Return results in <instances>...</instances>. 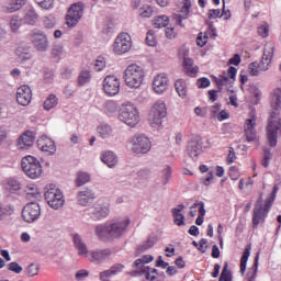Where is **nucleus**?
<instances>
[{"label": "nucleus", "mask_w": 281, "mask_h": 281, "mask_svg": "<svg viewBox=\"0 0 281 281\" xmlns=\"http://www.w3.org/2000/svg\"><path fill=\"white\" fill-rule=\"evenodd\" d=\"M270 106L272 109L268 117L266 133L268 144L277 146L278 137L281 135V89H274L271 94Z\"/></svg>", "instance_id": "obj_1"}, {"label": "nucleus", "mask_w": 281, "mask_h": 281, "mask_svg": "<svg viewBox=\"0 0 281 281\" xmlns=\"http://www.w3.org/2000/svg\"><path fill=\"white\" fill-rule=\"evenodd\" d=\"M130 224V217H124L123 220H116V222H112V224L105 226H97L95 233L101 239H119L126 233Z\"/></svg>", "instance_id": "obj_2"}, {"label": "nucleus", "mask_w": 281, "mask_h": 281, "mask_svg": "<svg viewBox=\"0 0 281 281\" xmlns=\"http://www.w3.org/2000/svg\"><path fill=\"white\" fill-rule=\"evenodd\" d=\"M274 55V44L273 42H268L263 46V54L261 57V61H251L248 65L250 76H259L260 71H268L272 58Z\"/></svg>", "instance_id": "obj_3"}, {"label": "nucleus", "mask_w": 281, "mask_h": 281, "mask_svg": "<svg viewBox=\"0 0 281 281\" xmlns=\"http://www.w3.org/2000/svg\"><path fill=\"white\" fill-rule=\"evenodd\" d=\"M125 83L131 89H139L145 80V71L138 64H128L124 72Z\"/></svg>", "instance_id": "obj_4"}, {"label": "nucleus", "mask_w": 281, "mask_h": 281, "mask_svg": "<svg viewBox=\"0 0 281 281\" xmlns=\"http://www.w3.org/2000/svg\"><path fill=\"white\" fill-rule=\"evenodd\" d=\"M44 198L48 206L55 211H58L65 206V195L63 191L56 187V184H47Z\"/></svg>", "instance_id": "obj_5"}, {"label": "nucleus", "mask_w": 281, "mask_h": 281, "mask_svg": "<svg viewBox=\"0 0 281 281\" xmlns=\"http://www.w3.org/2000/svg\"><path fill=\"white\" fill-rule=\"evenodd\" d=\"M274 202V198H269L266 200V203L262 204V198L256 202L252 214V227L258 228L259 224L266 222V218L269 215V211Z\"/></svg>", "instance_id": "obj_6"}, {"label": "nucleus", "mask_w": 281, "mask_h": 281, "mask_svg": "<svg viewBox=\"0 0 281 281\" xmlns=\"http://www.w3.org/2000/svg\"><path fill=\"white\" fill-rule=\"evenodd\" d=\"M168 115V109L166 102H162V100H158L155 102V104L151 106L148 115V122L150 126H161L164 119Z\"/></svg>", "instance_id": "obj_7"}, {"label": "nucleus", "mask_w": 281, "mask_h": 281, "mask_svg": "<svg viewBox=\"0 0 281 281\" xmlns=\"http://www.w3.org/2000/svg\"><path fill=\"white\" fill-rule=\"evenodd\" d=\"M121 122L127 124V126H136L139 123L140 115L138 109L135 104L127 102L126 104H122L121 113L119 115Z\"/></svg>", "instance_id": "obj_8"}, {"label": "nucleus", "mask_w": 281, "mask_h": 281, "mask_svg": "<svg viewBox=\"0 0 281 281\" xmlns=\"http://www.w3.org/2000/svg\"><path fill=\"white\" fill-rule=\"evenodd\" d=\"M85 11L83 2H75L68 9V13L66 15V22L68 26H76L78 22L81 20Z\"/></svg>", "instance_id": "obj_9"}, {"label": "nucleus", "mask_w": 281, "mask_h": 281, "mask_svg": "<svg viewBox=\"0 0 281 281\" xmlns=\"http://www.w3.org/2000/svg\"><path fill=\"white\" fill-rule=\"evenodd\" d=\"M102 87L106 95H117L121 89V80L117 76H106L102 82Z\"/></svg>", "instance_id": "obj_10"}, {"label": "nucleus", "mask_w": 281, "mask_h": 281, "mask_svg": "<svg viewBox=\"0 0 281 281\" xmlns=\"http://www.w3.org/2000/svg\"><path fill=\"white\" fill-rule=\"evenodd\" d=\"M132 48V37L128 33H120L116 36L115 42L113 44L114 53L121 55L122 53H126Z\"/></svg>", "instance_id": "obj_11"}, {"label": "nucleus", "mask_w": 281, "mask_h": 281, "mask_svg": "<svg viewBox=\"0 0 281 281\" xmlns=\"http://www.w3.org/2000/svg\"><path fill=\"white\" fill-rule=\"evenodd\" d=\"M256 125H257V115L255 111H251L244 126V132H245L247 142H255L257 139Z\"/></svg>", "instance_id": "obj_12"}, {"label": "nucleus", "mask_w": 281, "mask_h": 281, "mask_svg": "<svg viewBox=\"0 0 281 281\" xmlns=\"http://www.w3.org/2000/svg\"><path fill=\"white\" fill-rule=\"evenodd\" d=\"M134 153H148L151 148V142L146 135H136L132 140Z\"/></svg>", "instance_id": "obj_13"}, {"label": "nucleus", "mask_w": 281, "mask_h": 281, "mask_svg": "<svg viewBox=\"0 0 281 281\" xmlns=\"http://www.w3.org/2000/svg\"><path fill=\"white\" fill-rule=\"evenodd\" d=\"M22 170L30 179H36V158L34 156H25L22 158Z\"/></svg>", "instance_id": "obj_14"}, {"label": "nucleus", "mask_w": 281, "mask_h": 281, "mask_svg": "<svg viewBox=\"0 0 281 281\" xmlns=\"http://www.w3.org/2000/svg\"><path fill=\"white\" fill-rule=\"evenodd\" d=\"M37 146L41 150L46 153V155H54V153H56L57 150L54 139H50V137H48L47 135H42L37 139Z\"/></svg>", "instance_id": "obj_15"}, {"label": "nucleus", "mask_w": 281, "mask_h": 281, "mask_svg": "<svg viewBox=\"0 0 281 281\" xmlns=\"http://www.w3.org/2000/svg\"><path fill=\"white\" fill-rule=\"evenodd\" d=\"M16 102L21 106H27L32 102V89L29 86H21L16 91Z\"/></svg>", "instance_id": "obj_16"}, {"label": "nucleus", "mask_w": 281, "mask_h": 281, "mask_svg": "<svg viewBox=\"0 0 281 281\" xmlns=\"http://www.w3.org/2000/svg\"><path fill=\"white\" fill-rule=\"evenodd\" d=\"M169 87V78L165 76V74H159L158 76H155L153 81V89L155 93L161 94L167 91Z\"/></svg>", "instance_id": "obj_17"}, {"label": "nucleus", "mask_w": 281, "mask_h": 281, "mask_svg": "<svg viewBox=\"0 0 281 281\" xmlns=\"http://www.w3.org/2000/svg\"><path fill=\"white\" fill-rule=\"evenodd\" d=\"M31 146H34V132L26 131L19 137L18 147L23 150Z\"/></svg>", "instance_id": "obj_18"}, {"label": "nucleus", "mask_w": 281, "mask_h": 281, "mask_svg": "<svg viewBox=\"0 0 281 281\" xmlns=\"http://www.w3.org/2000/svg\"><path fill=\"white\" fill-rule=\"evenodd\" d=\"M183 69H184V72L187 74V76H189L190 78H196V76L200 71L199 66H195L192 57H184Z\"/></svg>", "instance_id": "obj_19"}, {"label": "nucleus", "mask_w": 281, "mask_h": 281, "mask_svg": "<svg viewBox=\"0 0 281 281\" xmlns=\"http://www.w3.org/2000/svg\"><path fill=\"white\" fill-rule=\"evenodd\" d=\"M187 150L192 159H198L199 155L202 153V144L199 137H194L189 142Z\"/></svg>", "instance_id": "obj_20"}, {"label": "nucleus", "mask_w": 281, "mask_h": 281, "mask_svg": "<svg viewBox=\"0 0 281 281\" xmlns=\"http://www.w3.org/2000/svg\"><path fill=\"white\" fill-rule=\"evenodd\" d=\"M184 209V204H179L176 209L171 210L173 224H176V226H186V215H183Z\"/></svg>", "instance_id": "obj_21"}, {"label": "nucleus", "mask_w": 281, "mask_h": 281, "mask_svg": "<svg viewBox=\"0 0 281 281\" xmlns=\"http://www.w3.org/2000/svg\"><path fill=\"white\" fill-rule=\"evenodd\" d=\"M22 218L26 223H34L36 221V207L34 202L27 203L22 210Z\"/></svg>", "instance_id": "obj_22"}, {"label": "nucleus", "mask_w": 281, "mask_h": 281, "mask_svg": "<svg viewBox=\"0 0 281 281\" xmlns=\"http://www.w3.org/2000/svg\"><path fill=\"white\" fill-rule=\"evenodd\" d=\"M124 270L123 263H115L114 266H111L109 270H103L100 272L99 278L101 281H108L109 277H112L113 274H116L117 272H122Z\"/></svg>", "instance_id": "obj_23"}, {"label": "nucleus", "mask_w": 281, "mask_h": 281, "mask_svg": "<svg viewBox=\"0 0 281 281\" xmlns=\"http://www.w3.org/2000/svg\"><path fill=\"white\" fill-rule=\"evenodd\" d=\"M93 200H95V193H93V191H90L89 189H87L86 191H81L78 195V202L82 206H87L88 204L93 202Z\"/></svg>", "instance_id": "obj_24"}, {"label": "nucleus", "mask_w": 281, "mask_h": 281, "mask_svg": "<svg viewBox=\"0 0 281 281\" xmlns=\"http://www.w3.org/2000/svg\"><path fill=\"white\" fill-rule=\"evenodd\" d=\"M25 3H27V0H11L10 3L3 7V11L12 14V12L21 10Z\"/></svg>", "instance_id": "obj_25"}, {"label": "nucleus", "mask_w": 281, "mask_h": 281, "mask_svg": "<svg viewBox=\"0 0 281 281\" xmlns=\"http://www.w3.org/2000/svg\"><path fill=\"white\" fill-rule=\"evenodd\" d=\"M112 255V251L109 248L103 250H94L91 252L90 261H104Z\"/></svg>", "instance_id": "obj_26"}, {"label": "nucleus", "mask_w": 281, "mask_h": 281, "mask_svg": "<svg viewBox=\"0 0 281 281\" xmlns=\"http://www.w3.org/2000/svg\"><path fill=\"white\" fill-rule=\"evenodd\" d=\"M101 159L110 168H113V166H116V164H117V157H116L115 153H113L112 150H105L104 153H102Z\"/></svg>", "instance_id": "obj_27"}, {"label": "nucleus", "mask_w": 281, "mask_h": 281, "mask_svg": "<svg viewBox=\"0 0 281 281\" xmlns=\"http://www.w3.org/2000/svg\"><path fill=\"white\" fill-rule=\"evenodd\" d=\"M16 56H18V63H21V65H23V63H32V54L30 53V50L27 48L24 47H18L16 48Z\"/></svg>", "instance_id": "obj_28"}, {"label": "nucleus", "mask_w": 281, "mask_h": 281, "mask_svg": "<svg viewBox=\"0 0 281 281\" xmlns=\"http://www.w3.org/2000/svg\"><path fill=\"white\" fill-rule=\"evenodd\" d=\"M191 0H178V9L180 11V18H188L191 9Z\"/></svg>", "instance_id": "obj_29"}, {"label": "nucleus", "mask_w": 281, "mask_h": 281, "mask_svg": "<svg viewBox=\"0 0 281 281\" xmlns=\"http://www.w3.org/2000/svg\"><path fill=\"white\" fill-rule=\"evenodd\" d=\"M109 213V206H102L99 204L92 212V220H103L104 217H108Z\"/></svg>", "instance_id": "obj_30"}, {"label": "nucleus", "mask_w": 281, "mask_h": 281, "mask_svg": "<svg viewBox=\"0 0 281 281\" xmlns=\"http://www.w3.org/2000/svg\"><path fill=\"white\" fill-rule=\"evenodd\" d=\"M139 274H145L146 279L154 281L158 274L157 268H150V266H143L140 270H138Z\"/></svg>", "instance_id": "obj_31"}, {"label": "nucleus", "mask_w": 281, "mask_h": 281, "mask_svg": "<svg viewBox=\"0 0 281 281\" xmlns=\"http://www.w3.org/2000/svg\"><path fill=\"white\" fill-rule=\"evenodd\" d=\"M175 89L180 98H187L188 85H187L186 80H183V79L176 80Z\"/></svg>", "instance_id": "obj_32"}, {"label": "nucleus", "mask_w": 281, "mask_h": 281, "mask_svg": "<svg viewBox=\"0 0 281 281\" xmlns=\"http://www.w3.org/2000/svg\"><path fill=\"white\" fill-rule=\"evenodd\" d=\"M198 207H199L200 215L196 217L195 224L198 226H202L204 222V216L206 215L204 202H195V204H193V209H198Z\"/></svg>", "instance_id": "obj_33"}, {"label": "nucleus", "mask_w": 281, "mask_h": 281, "mask_svg": "<svg viewBox=\"0 0 281 281\" xmlns=\"http://www.w3.org/2000/svg\"><path fill=\"white\" fill-rule=\"evenodd\" d=\"M74 244L78 249L79 255H88L89 250L87 245L82 241L80 235H74Z\"/></svg>", "instance_id": "obj_34"}, {"label": "nucleus", "mask_w": 281, "mask_h": 281, "mask_svg": "<svg viewBox=\"0 0 281 281\" xmlns=\"http://www.w3.org/2000/svg\"><path fill=\"white\" fill-rule=\"evenodd\" d=\"M23 21L26 25H34V23H36V11L34 10V8H26V13Z\"/></svg>", "instance_id": "obj_35"}, {"label": "nucleus", "mask_w": 281, "mask_h": 281, "mask_svg": "<svg viewBox=\"0 0 281 281\" xmlns=\"http://www.w3.org/2000/svg\"><path fill=\"white\" fill-rule=\"evenodd\" d=\"M59 102V99L57 95L50 94L46 98V100L43 103V106L45 111H52V109H55Z\"/></svg>", "instance_id": "obj_36"}, {"label": "nucleus", "mask_w": 281, "mask_h": 281, "mask_svg": "<svg viewBox=\"0 0 281 281\" xmlns=\"http://www.w3.org/2000/svg\"><path fill=\"white\" fill-rule=\"evenodd\" d=\"M169 22H170V19L168 15H157L153 20V25L156 29H162L164 26H168Z\"/></svg>", "instance_id": "obj_37"}, {"label": "nucleus", "mask_w": 281, "mask_h": 281, "mask_svg": "<svg viewBox=\"0 0 281 281\" xmlns=\"http://www.w3.org/2000/svg\"><path fill=\"white\" fill-rule=\"evenodd\" d=\"M250 246H247V248H245L243 255H241V258H240V272L241 274H245L246 272V268H247V261L250 257Z\"/></svg>", "instance_id": "obj_38"}, {"label": "nucleus", "mask_w": 281, "mask_h": 281, "mask_svg": "<svg viewBox=\"0 0 281 281\" xmlns=\"http://www.w3.org/2000/svg\"><path fill=\"white\" fill-rule=\"evenodd\" d=\"M258 262H259V255L255 258V263L251 268H249L246 280L247 281H255L258 272Z\"/></svg>", "instance_id": "obj_39"}, {"label": "nucleus", "mask_w": 281, "mask_h": 281, "mask_svg": "<svg viewBox=\"0 0 281 281\" xmlns=\"http://www.w3.org/2000/svg\"><path fill=\"white\" fill-rule=\"evenodd\" d=\"M49 42L44 33H37V50H46L48 48Z\"/></svg>", "instance_id": "obj_40"}, {"label": "nucleus", "mask_w": 281, "mask_h": 281, "mask_svg": "<svg viewBox=\"0 0 281 281\" xmlns=\"http://www.w3.org/2000/svg\"><path fill=\"white\" fill-rule=\"evenodd\" d=\"M98 132L101 137L106 138L111 137L113 128L109 124H101L100 126H98Z\"/></svg>", "instance_id": "obj_41"}, {"label": "nucleus", "mask_w": 281, "mask_h": 281, "mask_svg": "<svg viewBox=\"0 0 281 281\" xmlns=\"http://www.w3.org/2000/svg\"><path fill=\"white\" fill-rule=\"evenodd\" d=\"M218 281H233L232 270L228 269V262H225Z\"/></svg>", "instance_id": "obj_42"}, {"label": "nucleus", "mask_w": 281, "mask_h": 281, "mask_svg": "<svg viewBox=\"0 0 281 281\" xmlns=\"http://www.w3.org/2000/svg\"><path fill=\"white\" fill-rule=\"evenodd\" d=\"M154 13H155V9L151 4H144V7H140L139 9L140 18H151Z\"/></svg>", "instance_id": "obj_43"}, {"label": "nucleus", "mask_w": 281, "mask_h": 281, "mask_svg": "<svg viewBox=\"0 0 281 281\" xmlns=\"http://www.w3.org/2000/svg\"><path fill=\"white\" fill-rule=\"evenodd\" d=\"M91 80V74L90 71H81L78 78V85L80 87H83L85 85H88Z\"/></svg>", "instance_id": "obj_44"}, {"label": "nucleus", "mask_w": 281, "mask_h": 281, "mask_svg": "<svg viewBox=\"0 0 281 281\" xmlns=\"http://www.w3.org/2000/svg\"><path fill=\"white\" fill-rule=\"evenodd\" d=\"M89 172H78V177L76 180L77 187H83V183H88L90 181Z\"/></svg>", "instance_id": "obj_45"}, {"label": "nucleus", "mask_w": 281, "mask_h": 281, "mask_svg": "<svg viewBox=\"0 0 281 281\" xmlns=\"http://www.w3.org/2000/svg\"><path fill=\"white\" fill-rule=\"evenodd\" d=\"M150 261H154L153 255H143V257H139L134 261V267L138 268V266H142L144 263H150Z\"/></svg>", "instance_id": "obj_46"}, {"label": "nucleus", "mask_w": 281, "mask_h": 281, "mask_svg": "<svg viewBox=\"0 0 281 281\" xmlns=\"http://www.w3.org/2000/svg\"><path fill=\"white\" fill-rule=\"evenodd\" d=\"M104 109L106 113H116L119 104L117 102H115V100H109L108 102H105Z\"/></svg>", "instance_id": "obj_47"}, {"label": "nucleus", "mask_w": 281, "mask_h": 281, "mask_svg": "<svg viewBox=\"0 0 281 281\" xmlns=\"http://www.w3.org/2000/svg\"><path fill=\"white\" fill-rule=\"evenodd\" d=\"M105 67H106V61H105L104 57L99 56L97 58V60L94 61L95 71H103V69H105Z\"/></svg>", "instance_id": "obj_48"}, {"label": "nucleus", "mask_w": 281, "mask_h": 281, "mask_svg": "<svg viewBox=\"0 0 281 281\" xmlns=\"http://www.w3.org/2000/svg\"><path fill=\"white\" fill-rule=\"evenodd\" d=\"M215 83L218 89H223L224 87L229 85V78L227 76H218V78H215Z\"/></svg>", "instance_id": "obj_49"}, {"label": "nucleus", "mask_w": 281, "mask_h": 281, "mask_svg": "<svg viewBox=\"0 0 281 281\" xmlns=\"http://www.w3.org/2000/svg\"><path fill=\"white\" fill-rule=\"evenodd\" d=\"M26 201H32V199H36V188L34 184L27 186L26 187Z\"/></svg>", "instance_id": "obj_50"}, {"label": "nucleus", "mask_w": 281, "mask_h": 281, "mask_svg": "<svg viewBox=\"0 0 281 281\" xmlns=\"http://www.w3.org/2000/svg\"><path fill=\"white\" fill-rule=\"evenodd\" d=\"M228 173L231 179L236 181V179H239L240 177V169L238 168V166H231L228 169Z\"/></svg>", "instance_id": "obj_51"}, {"label": "nucleus", "mask_w": 281, "mask_h": 281, "mask_svg": "<svg viewBox=\"0 0 281 281\" xmlns=\"http://www.w3.org/2000/svg\"><path fill=\"white\" fill-rule=\"evenodd\" d=\"M146 42L149 46H156L157 37L155 31H147Z\"/></svg>", "instance_id": "obj_52"}, {"label": "nucleus", "mask_w": 281, "mask_h": 281, "mask_svg": "<svg viewBox=\"0 0 281 281\" xmlns=\"http://www.w3.org/2000/svg\"><path fill=\"white\" fill-rule=\"evenodd\" d=\"M89 274H90L89 270H86L85 268H82L81 270H77L75 274V279L77 281H83L85 279H87V277H89Z\"/></svg>", "instance_id": "obj_53"}, {"label": "nucleus", "mask_w": 281, "mask_h": 281, "mask_svg": "<svg viewBox=\"0 0 281 281\" xmlns=\"http://www.w3.org/2000/svg\"><path fill=\"white\" fill-rule=\"evenodd\" d=\"M254 183L255 182H254L252 178H247L246 182H245L244 178H240L238 189H239V191H244L245 187H254Z\"/></svg>", "instance_id": "obj_54"}, {"label": "nucleus", "mask_w": 281, "mask_h": 281, "mask_svg": "<svg viewBox=\"0 0 281 281\" xmlns=\"http://www.w3.org/2000/svg\"><path fill=\"white\" fill-rule=\"evenodd\" d=\"M207 40H209V35L207 33H199L198 37H196V44L199 46H205V44H207Z\"/></svg>", "instance_id": "obj_55"}, {"label": "nucleus", "mask_w": 281, "mask_h": 281, "mask_svg": "<svg viewBox=\"0 0 281 281\" xmlns=\"http://www.w3.org/2000/svg\"><path fill=\"white\" fill-rule=\"evenodd\" d=\"M196 86L199 89H207V87H211V80L209 78H199Z\"/></svg>", "instance_id": "obj_56"}, {"label": "nucleus", "mask_w": 281, "mask_h": 281, "mask_svg": "<svg viewBox=\"0 0 281 281\" xmlns=\"http://www.w3.org/2000/svg\"><path fill=\"white\" fill-rule=\"evenodd\" d=\"M37 4H40L42 9H53L55 0H37Z\"/></svg>", "instance_id": "obj_57"}, {"label": "nucleus", "mask_w": 281, "mask_h": 281, "mask_svg": "<svg viewBox=\"0 0 281 281\" xmlns=\"http://www.w3.org/2000/svg\"><path fill=\"white\" fill-rule=\"evenodd\" d=\"M269 31V24L267 23L261 24V26H258V34L261 35V37H268Z\"/></svg>", "instance_id": "obj_58"}, {"label": "nucleus", "mask_w": 281, "mask_h": 281, "mask_svg": "<svg viewBox=\"0 0 281 281\" xmlns=\"http://www.w3.org/2000/svg\"><path fill=\"white\" fill-rule=\"evenodd\" d=\"M43 24L46 29H53L56 24V20L55 18L46 16V18H43Z\"/></svg>", "instance_id": "obj_59"}, {"label": "nucleus", "mask_w": 281, "mask_h": 281, "mask_svg": "<svg viewBox=\"0 0 281 281\" xmlns=\"http://www.w3.org/2000/svg\"><path fill=\"white\" fill-rule=\"evenodd\" d=\"M10 27L12 32H19V27H21V20L12 18L10 22Z\"/></svg>", "instance_id": "obj_60"}, {"label": "nucleus", "mask_w": 281, "mask_h": 281, "mask_svg": "<svg viewBox=\"0 0 281 281\" xmlns=\"http://www.w3.org/2000/svg\"><path fill=\"white\" fill-rule=\"evenodd\" d=\"M9 271H13V273H21L23 268L18 262L9 263Z\"/></svg>", "instance_id": "obj_61"}, {"label": "nucleus", "mask_w": 281, "mask_h": 281, "mask_svg": "<svg viewBox=\"0 0 281 281\" xmlns=\"http://www.w3.org/2000/svg\"><path fill=\"white\" fill-rule=\"evenodd\" d=\"M63 53H64V48H63V46H60V45L54 46V47L52 48V55H53V57L59 58L60 55H63Z\"/></svg>", "instance_id": "obj_62"}, {"label": "nucleus", "mask_w": 281, "mask_h": 281, "mask_svg": "<svg viewBox=\"0 0 281 281\" xmlns=\"http://www.w3.org/2000/svg\"><path fill=\"white\" fill-rule=\"evenodd\" d=\"M236 159V151L234 150V147H229V154L227 155L226 162L227 164H233Z\"/></svg>", "instance_id": "obj_63"}, {"label": "nucleus", "mask_w": 281, "mask_h": 281, "mask_svg": "<svg viewBox=\"0 0 281 281\" xmlns=\"http://www.w3.org/2000/svg\"><path fill=\"white\" fill-rule=\"evenodd\" d=\"M26 274L29 276V278H34V276H36V266L34 263H31L26 268Z\"/></svg>", "instance_id": "obj_64"}]
</instances>
